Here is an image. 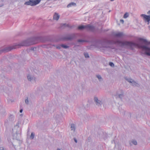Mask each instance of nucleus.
<instances>
[{"label": "nucleus", "instance_id": "nucleus-4", "mask_svg": "<svg viewBox=\"0 0 150 150\" xmlns=\"http://www.w3.org/2000/svg\"><path fill=\"white\" fill-rule=\"evenodd\" d=\"M114 96L116 99L118 98L122 99L124 96V91L122 90H118L114 94Z\"/></svg>", "mask_w": 150, "mask_h": 150}, {"label": "nucleus", "instance_id": "nucleus-15", "mask_svg": "<svg viewBox=\"0 0 150 150\" xmlns=\"http://www.w3.org/2000/svg\"><path fill=\"white\" fill-rule=\"evenodd\" d=\"M76 126L74 124H71V130L73 132H74L76 130Z\"/></svg>", "mask_w": 150, "mask_h": 150}, {"label": "nucleus", "instance_id": "nucleus-9", "mask_svg": "<svg viewBox=\"0 0 150 150\" xmlns=\"http://www.w3.org/2000/svg\"><path fill=\"white\" fill-rule=\"evenodd\" d=\"M59 17L60 15L58 13L56 12L54 13L53 17V20L57 21L59 20Z\"/></svg>", "mask_w": 150, "mask_h": 150}, {"label": "nucleus", "instance_id": "nucleus-7", "mask_svg": "<svg viewBox=\"0 0 150 150\" xmlns=\"http://www.w3.org/2000/svg\"><path fill=\"white\" fill-rule=\"evenodd\" d=\"M114 36L118 38H121L124 35V34L122 32H117L113 33Z\"/></svg>", "mask_w": 150, "mask_h": 150}, {"label": "nucleus", "instance_id": "nucleus-40", "mask_svg": "<svg viewBox=\"0 0 150 150\" xmlns=\"http://www.w3.org/2000/svg\"><path fill=\"white\" fill-rule=\"evenodd\" d=\"M16 127H18V126H16Z\"/></svg>", "mask_w": 150, "mask_h": 150}, {"label": "nucleus", "instance_id": "nucleus-17", "mask_svg": "<svg viewBox=\"0 0 150 150\" xmlns=\"http://www.w3.org/2000/svg\"><path fill=\"white\" fill-rule=\"evenodd\" d=\"M78 28L80 30H82L85 28L86 29V25H81L78 27Z\"/></svg>", "mask_w": 150, "mask_h": 150}, {"label": "nucleus", "instance_id": "nucleus-23", "mask_svg": "<svg viewBox=\"0 0 150 150\" xmlns=\"http://www.w3.org/2000/svg\"><path fill=\"white\" fill-rule=\"evenodd\" d=\"M61 47L65 48L67 49L69 47L67 45H64V44H62L61 45Z\"/></svg>", "mask_w": 150, "mask_h": 150}, {"label": "nucleus", "instance_id": "nucleus-25", "mask_svg": "<svg viewBox=\"0 0 150 150\" xmlns=\"http://www.w3.org/2000/svg\"><path fill=\"white\" fill-rule=\"evenodd\" d=\"M126 79L129 82L131 83L132 81L133 80L132 79H131L130 78L128 79Z\"/></svg>", "mask_w": 150, "mask_h": 150}, {"label": "nucleus", "instance_id": "nucleus-16", "mask_svg": "<svg viewBox=\"0 0 150 150\" xmlns=\"http://www.w3.org/2000/svg\"><path fill=\"white\" fill-rule=\"evenodd\" d=\"M76 4L74 2H71L68 4L67 6V7L68 8L71 7L72 6H76Z\"/></svg>", "mask_w": 150, "mask_h": 150}, {"label": "nucleus", "instance_id": "nucleus-29", "mask_svg": "<svg viewBox=\"0 0 150 150\" xmlns=\"http://www.w3.org/2000/svg\"><path fill=\"white\" fill-rule=\"evenodd\" d=\"M25 103L26 104H28V99H25Z\"/></svg>", "mask_w": 150, "mask_h": 150}, {"label": "nucleus", "instance_id": "nucleus-26", "mask_svg": "<svg viewBox=\"0 0 150 150\" xmlns=\"http://www.w3.org/2000/svg\"><path fill=\"white\" fill-rule=\"evenodd\" d=\"M109 64L111 67H114V64L112 62H110L109 63Z\"/></svg>", "mask_w": 150, "mask_h": 150}, {"label": "nucleus", "instance_id": "nucleus-13", "mask_svg": "<svg viewBox=\"0 0 150 150\" xmlns=\"http://www.w3.org/2000/svg\"><path fill=\"white\" fill-rule=\"evenodd\" d=\"M11 47H9L6 48L4 49L3 50H0V54L2 52H7L10 50H11Z\"/></svg>", "mask_w": 150, "mask_h": 150}, {"label": "nucleus", "instance_id": "nucleus-11", "mask_svg": "<svg viewBox=\"0 0 150 150\" xmlns=\"http://www.w3.org/2000/svg\"><path fill=\"white\" fill-rule=\"evenodd\" d=\"M86 29L88 30L93 31L94 29V27L93 26L89 24L86 25Z\"/></svg>", "mask_w": 150, "mask_h": 150}, {"label": "nucleus", "instance_id": "nucleus-24", "mask_svg": "<svg viewBox=\"0 0 150 150\" xmlns=\"http://www.w3.org/2000/svg\"><path fill=\"white\" fill-rule=\"evenodd\" d=\"M84 55L86 58H88L89 57L88 54L87 53H84Z\"/></svg>", "mask_w": 150, "mask_h": 150}, {"label": "nucleus", "instance_id": "nucleus-31", "mask_svg": "<svg viewBox=\"0 0 150 150\" xmlns=\"http://www.w3.org/2000/svg\"><path fill=\"white\" fill-rule=\"evenodd\" d=\"M74 141L75 142H76V143H77V140H76V139L75 138H74Z\"/></svg>", "mask_w": 150, "mask_h": 150}, {"label": "nucleus", "instance_id": "nucleus-33", "mask_svg": "<svg viewBox=\"0 0 150 150\" xmlns=\"http://www.w3.org/2000/svg\"><path fill=\"white\" fill-rule=\"evenodd\" d=\"M147 14L150 15V11H148L147 12Z\"/></svg>", "mask_w": 150, "mask_h": 150}, {"label": "nucleus", "instance_id": "nucleus-2", "mask_svg": "<svg viewBox=\"0 0 150 150\" xmlns=\"http://www.w3.org/2000/svg\"><path fill=\"white\" fill-rule=\"evenodd\" d=\"M96 46L98 49L103 52H104L110 48L109 44L105 42H97Z\"/></svg>", "mask_w": 150, "mask_h": 150}, {"label": "nucleus", "instance_id": "nucleus-34", "mask_svg": "<svg viewBox=\"0 0 150 150\" xmlns=\"http://www.w3.org/2000/svg\"><path fill=\"white\" fill-rule=\"evenodd\" d=\"M4 6V4H1L0 5V7H1Z\"/></svg>", "mask_w": 150, "mask_h": 150}, {"label": "nucleus", "instance_id": "nucleus-19", "mask_svg": "<svg viewBox=\"0 0 150 150\" xmlns=\"http://www.w3.org/2000/svg\"><path fill=\"white\" fill-rule=\"evenodd\" d=\"M131 83L132 84H131L133 86H138L139 85V84L137 83H136L133 80L132 81Z\"/></svg>", "mask_w": 150, "mask_h": 150}, {"label": "nucleus", "instance_id": "nucleus-14", "mask_svg": "<svg viewBox=\"0 0 150 150\" xmlns=\"http://www.w3.org/2000/svg\"><path fill=\"white\" fill-rule=\"evenodd\" d=\"M132 144L134 145H137V141L134 140H132L131 141L129 142V144L131 146L132 145Z\"/></svg>", "mask_w": 150, "mask_h": 150}, {"label": "nucleus", "instance_id": "nucleus-35", "mask_svg": "<svg viewBox=\"0 0 150 150\" xmlns=\"http://www.w3.org/2000/svg\"><path fill=\"white\" fill-rule=\"evenodd\" d=\"M85 118L86 119V118H87V117L86 115H85Z\"/></svg>", "mask_w": 150, "mask_h": 150}, {"label": "nucleus", "instance_id": "nucleus-20", "mask_svg": "<svg viewBox=\"0 0 150 150\" xmlns=\"http://www.w3.org/2000/svg\"><path fill=\"white\" fill-rule=\"evenodd\" d=\"M35 134L34 132H32L31 133V135L30 136V138L31 139H34L35 137Z\"/></svg>", "mask_w": 150, "mask_h": 150}, {"label": "nucleus", "instance_id": "nucleus-30", "mask_svg": "<svg viewBox=\"0 0 150 150\" xmlns=\"http://www.w3.org/2000/svg\"><path fill=\"white\" fill-rule=\"evenodd\" d=\"M120 22L123 23H124V21L123 20L121 19L120 20Z\"/></svg>", "mask_w": 150, "mask_h": 150}, {"label": "nucleus", "instance_id": "nucleus-5", "mask_svg": "<svg viewBox=\"0 0 150 150\" xmlns=\"http://www.w3.org/2000/svg\"><path fill=\"white\" fill-rule=\"evenodd\" d=\"M32 39H29L25 40L21 43L20 45L28 46L35 44V43L32 42Z\"/></svg>", "mask_w": 150, "mask_h": 150}, {"label": "nucleus", "instance_id": "nucleus-27", "mask_svg": "<svg viewBox=\"0 0 150 150\" xmlns=\"http://www.w3.org/2000/svg\"><path fill=\"white\" fill-rule=\"evenodd\" d=\"M0 150H7V149L3 146L0 147Z\"/></svg>", "mask_w": 150, "mask_h": 150}, {"label": "nucleus", "instance_id": "nucleus-21", "mask_svg": "<svg viewBox=\"0 0 150 150\" xmlns=\"http://www.w3.org/2000/svg\"><path fill=\"white\" fill-rule=\"evenodd\" d=\"M86 41L83 40L79 39L78 40L77 42L80 43H82L84 42H86Z\"/></svg>", "mask_w": 150, "mask_h": 150}, {"label": "nucleus", "instance_id": "nucleus-28", "mask_svg": "<svg viewBox=\"0 0 150 150\" xmlns=\"http://www.w3.org/2000/svg\"><path fill=\"white\" fill-rule=\"evenodd\" d=\"M61 47V45H58V46H56V48L58 49H60Z\"/></svg>", "mask_w": 150, "mask_h": 150}, {"label": "nucleus", "instance_id": "nucleus-38", "mask_svg": "<svg viewBox=\"0 0 150 150\" xmlns=\"http://www.w3.org/2000/svg\"><path fill=\"white\" fill-rule=\"evenodd\" d=\"M82 119H83V120H85V119H84V118H82Z\"/></svg>", "mask_w": 150, "mask_h": 150}, {"label": "nucleus", "instance_id": "nucleus-10", "mask_svg": "<svg viewBox=\"0 0 150 150\" xmlns=\"http://www.w3.org/2000/svg\"><path fill=\"white\" fill-rule=\"evenodd\" d=\"M27 77L28 80L30 81H35V78L33 75L30 74L28 75Z\"/></svg>", "mask_w": 150, "mask_h": 150}, {"label": "nucleus", "instance_id": "nucleus-3", "mask_svg": "<svg viewBox=\"0 0 150 150\" xmlns=\"http://www.w3.org/2000/svg\"><path fill=\"white\" fill-rule=\"evenodd\" d=\"M41 0H29L28 1L25 2L24 4L34 6L39 4Z\"/></svg>", "mask_w": 150, "mask_h": 150}, {"label": "nucleus", "instance_id": "nucleus-37", "mask_svg": "<svg viewBox=\"0 0 150 150\" xmlns=\"http://www.w3.org/2000/svg\"><path fill=\"white\" fill-rule=\"evenodd\" d=\"M111 1H114V0H110Z\"/></svg>", "mask_w": 150, "mask_h": 150}, {"label": "nucleus", "instance_id": "nucleus-1", "mask_svg": "<svg viewBox=\"0 0 150 150\" xmlns=\"http://www.w3.org/2000/svg\"><path fill=\"white\" fill-rule=\"evenodd\" d=\"M94 100L96 105L98 106H101L102 105L104 106L107 101V98L103 97H95Z\"/></svg>", "mask_w": 150, "mask_h": 150}, {"label": "nucleus", "instance_id": "nucleus-36", "mask_svg": "<svg viewBox=\"0 0 150 150\" xmlns=\"http://www.w3.org/2000/svg\"><path fill=\"white\" fill-rule=\"evenodd\" d=\"M22 111H23V110H22L21 109L20 110V112L21 113L22 112Z\"/></svg>", "mask_w": 150, "mask_h": 150}, {"label": "nucleus", "instance_id": "nucleus-41", "mask_svg": "<svg viewBox=\"0 0 150 150\" xmlns=\"http://www.w3.org/2000/svg\"><path fill=\"white\" fill-rule=\"evenodd\" d=\"M57 150H61L60 149H58Z\"/></svg>", "mask_w": 150, "mask_h": 150}, {"label": "nucleus", "instance_id": "nucleus-22", "mask_svg": "<svg viewBox=\"0 0 150 150\" xmlns=\"http://www.w3.org/2000/svg\"><path fill=\"white\" fill-rule=\"evenodd\" d=\"M129 13H125V14L123 16V18H127L129 16Z\"/></svg>", "mask_w": 150, "mask_h": 150}, {"label": "nucleus", "instance_id": "nucleus-12", "mask_svg": "<svg viewBox=\"0 0 150 150\" xmlns=\"http://www.w3.org/2000/svg\"><path fill=\"white\" fill-rule=\"evenodd\" d=\"M75 37V35L74 34H72L67 36L66 37V39L68 40H71L73 39Z\"/></svg>", "mask_w": 150, "mask_h": 150}, {"label": "nucleus", "instance_id": "nucleus-8", "mask_svg": "<svg viewBox=\"0 0 150 150\" xmlns=\"http://www.w3.org/2000/svg\"><path fill=\"white\" fill-rule=\"evenodd\" d=\"M139 40L144 44L147 45H150V41H148L146 40L143 38H139Z\"/></svg>", "mask_w": 150, "mask_h": 150}, {"label": "nucleus", "instance_id": "nucleus-6", "mask_svg": "<svg viewBox=\"0 0 150 150\" xmlns=\"http://www.w3.org/2000/svg\"><path fill=\"white\" fill-rule=\"evenodd\" d=\"M141 17L145 21L149 22L150 21V16L146 15L144 14H142L140 15Z\"/></svg>", "mask_w": 150, "mask_h": 150}, {"label": "nucleus", "instance_id": "nucleus-18", "mask_svg": "<svg viewBox=\"0 0 150 150\" xmlns=\"http://www.w3.org/2000/svg\"><path fill=\"white\" fill-rule=\"evenodd\" d=\"M96 77L98 78L99 81H103V79L100 75H96Z\"/></svg>", "mask_w": 150, "mask_h": 150}, {"label": "nucleus", "instance_id": "nucleus-39", "mask_svg": "<svg viewBox=\"0 0 150 150\" xmlns=\"http://www.w3.org/2000/svg\"><path fill=\"white\" fill-rule=\"evenodd\" d=\"M149 29H150V25L149 26Z\"/></svg>", "mask_w": 150, "mask_h": 150}, {"label": "nucleus", "instance_id": "nucleus-32", "mask_svg": "<svg viewBox=\"0 0 150 150\" xmlns=\"http://www.w3.org/2000/svg\"><path fill=\"white\" fill-rule=\"evenodd\" d=\"M35 49V48H33V47H32L31 48L30 50H34V49Z\"/></svg>", "mask_w": 150, "mask_h": 150}]
</instances>
